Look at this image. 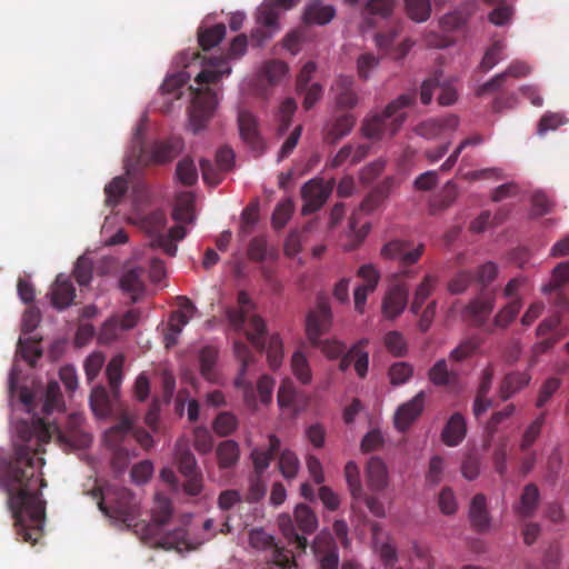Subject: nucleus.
I'll return each instance as SVG.
<instances>
[{
  "label": "nucleus",
  "mask_w": 569,
  "mask_h": 569,
  "mask_svg": "<svg viewBox=\"0 0 569 569\" xmlns=\"http://www.w3.org/2000/svg\"><path fill=\"white\" fill-rule=\"evenodd\" d=\"M358 277L365 280V283L357 287L353 293L355 309L362 313L367 302V297L373 292L380 279L379 271L373 264H363L358 270Z\"/></svg>",
  "instance_id": "nucleus-21"
},
{
  "label": "nucleus",
  "mask_w": 569,
  "mask_h": 569,
  "mask_svg": "<svg viewBox=\"0 0 569 569\" xmlns=\"http://www.w3.org/2000/svg\"><path fill=\"white\" fill-rule=\"evenodd\" d=\"M279 526L283 536L288 539L290 545H293L297 549L305 551L308 545L307 538L300 536L293 527L292 520L289 516H282L279 519Z\"/></svg>",
  "instance_id": "nucleus-55"
},
{
  "label": "nucleus",
  "mask_w": 569,
  "mask_h": 569,
  "mask_svg": "<svg viewBox=\"0 0 569 569\" xmlns=\"http://www.w3.org/2000/svg\"><path fill=\"white\" fill-rule=\"evenodd\" d=\"M397 8V0H367L361 11L362 26L377 28L380 21H389Z\"/></svg>",
  "instance_id": "nucleus-18"
},
{
  "label": "nucleus",
  "mask_w": 569,
  "mask_h": 569,
  "mask_svg": "<svg viewBox=\"0 0 569 569\" xmlns=\"http://www.w3.org/2000/svg\"><path fill=\"white\" fill-rule=\"evenodd\" d=\"M522 308L521 298L512 299L506 306H503L493 319V325L497 328H507L518 316Z\"/></svg>",
  "instance_id": "nucleus-49"
},
{
  "label": "nucleus",
  "mask_w": 569,
  "mask_h": 569,
  "mask_svg": "<svg viewBox=\"0 0 569 569\" xmlns=\"http://www.w3.org/2000/svg\"><path fill=\"white\" fill-rule=\"evenodd\" d=\"M238 427L237 417L228 411L220 412L213 421V430L221 437L231 435Z\"/></svg>",
  "instance_id": "nucleus-64"
},
{
  "label": "nucleus",
  "mask_w": 569,
  "mask_h": 569,
  "mask_svg": "<svg viewBox=\"0 0 569 569\" xmlns=\"http://www.w3.org/2000/svg\"><path fill=\"white\" fill-rule=\"evenodd\" d=\"M368 343V339H361L351 347L352 362L360 378H365L368 372L369 353L365 350Z\"/></svg>",
  "instance_id": "nucleus-51"
},
{
  "label": "nucleus",
  "mask_w": 569,
  "mask_h": 569,
  "mask_svg": "<svg viewBox=\"0 0 569 569\" xmlns=\"http://www.w3.org/2000/svg\"><path fill=\"white\" fill-rule=\"evenodd\" d=\"M403 7L408 18L415 22H426L432 11L431 0H405Z\"/></svg>",
  "instance_id": "nucleus-42"
},
{
  "label": "nucleus",
  "mask_w": 569,
  "mask_h": 569,
  "mask_svg": "<svg viewBox=\"0 0 569 569\" xmlns=\"http://www.w3.org/2000/svg\"><path fill=\"white\" fill-rule=\"evenodd\" d=\"M493 306L495 300L491 297L476 298L463 308L462 317L469 320L473 326L481 327L492 312Z\"/></svg>",
  "instance_id": "nucleus-27"
},
{
  "label": "nucleus",
  "mask_w": 569,
  "mask_h": 569,
  "mask_svg": "<svg viewBox=\"0 0 569 569\" xmlns=\"http://www.w3.org/2000/svg\"><path fill=\"white\" fill-rule=\"evenodd\" d=\"M295 519L299 529L307 535L316 531L318 520L315 512L306 505H298L295 509Z\"/></svg>",
  "instance_id": "nucleus-53"
},
{
  "label": "nucleus",
  "mask_w": 569,
  "mask_h": 569,
  "mask_svg": "<svg viewBox=\"0 0 569 569\" xmlns=\"http://www.w3.org/2000/svg\"><path fill=\"white\" fill-rule=\"evenodd\" d=\"M383 342L388 352L393 357H405L408 352V343L400 331L392 330L385 335Z\"/></svg>",
  "instance_id": "nucleus-56"
},
{
  "label": "nucleus",
  "mask_w": 569,
  "mask_h": 569,
  "mask_svg": "<svg viewBox=\"0 0 569 569\" xmlns=\"http://www.w3.org/2000/svg\"><path fill=\"white\" fill-rule=\"evenodd\" d=\"M367 483L373 491H382L388 486L386 463L378 457H372L366 468Z\"/></svg>",
  "instance_id": "nucleus-31"
},
{
  "label": "nucleus",
  "mask_w": 569,
  "mask_h": 569,
  "mask_svg": "<svg viewBox=\"0 0 569 569\" xmlns=\"http://www.w3.org/2000/svg\"><path fill=\"white\" fill-rule=\"evenodd\" d=\"M331 309L326 301H319L317 307L307 316L306 330L312 346L318 347L330 359H337L343 355L346 346L337 340H320L331 327Z\"/></svg>",
  "instance_id": "nucleus-4"
},
{
  "label": "nucleus",
  "mask_w": 569,
  "mask_h": 569,
  "mask_svg": "<svg viewBox=\"0 0 569 569\" xmlns=\"http://www.w3.org/2000/svg\"><path fill=\"white\" fill-rule=\"evenodd\" d=\"M98 498L99 509L109 518L124 523L127 527H136L139 517V503L133 493L123 487H109L102 492L99 489L92 491Z\"/></svg>",
  "instance_id": "nucleus-3"
},
{
  "label": "nucleus",
  "mask_w": 569,
  "mask_h": 569,
  "mask_svg": "<svg viewBox=\"0 0 569 569\" xmlns=\"http://www.w3.org/2000/svg\"><path fill=\"white\" fill-rule=\"evenodd\" d=\"M234 356L240 362L238 376L234 379V387L242 391L243 401L249 409H257V399L253 385L246 378L248 367L253 362V355L249 347L240 340H236L233 343Z\"/></svg>",
  "instance_id": "nucleus-11"
},
{
  "label": "nucleus",
  "mask_w": 569,
  "mask_h": 569,
  "mask_svg": "<svg viewBox=\"0 0 569 569\" xmlns=\"http://www.w3.org/2000/svg\"><path fill=\"white\" fill-rule=\"evenodd\" d=\"M336 17V9L331 4H326L320 0L308 2L302 12V22L306 26L328 24Z\"/></svg>",
  "instance_id": "nucleus-25"
},
{
  "label": "nucleus",
  "mask_w": 569,
  "mask_h": 569,
  "mask_svg": "<svg viewBox=\"0 0 569 569\" xmlns=\"http://www.w3.org/2000/svg\"><path fill=\"white\" fill-rule=\"evenodd\" d=\"M128 190V182L123 177H116L104 188L106 203L114 207Z\"/></svg>",
  "instance_id": "nucleus-57"
},
{
  "label": "nucleus",
  "mask_w": 569,
  "mask_h": 569,
  "mask_svg": "<svg viewBox=\"0 0 569 569\" xmlns=\"http://www.w3.org/2000/svg\"><path fill=\"white\" fill-rule=\"evenodd\" d=\"M531 376L528 372L512 371L507 373L499 387V397L502 401L509 400L517 392L529 385Z\"/></svg>",
  "instance_id": "nucleus-30"
},
{
  "label": "nucleus",
  "mask_w": 569,
  "mask_h": 569,
  "mask_svg": "<svg viewBox=\"0 0 569 569\" xmlns=\"http://www.w3.org/2000/svg\"><path fill=\"white\" fill-rule=\"evenodd\" d=\"M82 420L79 415L71 416L66 431H59L56 425L42 418L34 419L31 428L24 423L19 428L23 443L16 446L11 459H0V487L8 496L16 532L23 542L36 543L43 533L46 501L41 489L47 483L38 477L44 463L38 457L44 452L42 445L48 443L52 435L58 432L59 439L71 447H88L92 438L80 428Z\"/></svg>",
  "instance_id": "nucleus-1"
},
{
  "label": "nucleus",
  "mask_w": 569,
  "mask_h": 569,
  "mask_svg": "<svg viewBox=\"0 0 569 569\" xmlns=\"http://www.w3.org/2000/svg\"><path fill=\"white\" fill-rule=\"evenodd\" d=\"M330 90L333 94V101L337 109L351 110L357 107L359 96L355 89V79L352 76H338Z\"/></svg>",
  "instance_id": "nucleus-17"
},
{
  "label": "nucleus",
  "mask_w": 569,
  "mask_h": 569,
  "mask_svg": "<svg viewBox=\"0 0 569 569\" xmlns=\"http://www.w3.org/2000/svg\"><path fill=\"white\" fill-rule=\"evenodd\" d=\"M90 407L94 415L101 418L111 413V397L103 386H97L92 389L90 395Z\"/></svg>",
  "instance_id": "nucleus-37"
},
{
  "label": "nucleus",
  "mask_w": 569,
  "mask_h": 569,
  "mask_svg": "<svg viewBox=\"0 0 569 569\" xmlns=\"http://www.w3.org/2000/svg\"><path fill=\"white\" fill-rule=\"evenodd\" d=\"M142 223L146 231L156 239L159 234H163L162 230L167 224L166 213L162 210H154L143 218Z\"/></svg>",
  "instance_id": "nucleus-63"
},
{
  "label": "nucleus",
  "mask_w": 569,
  "mask_h": 569,
  "mask_svg": "<svg viewBox=\"0 0 569 569\" xmlns=\"http://www.w3.org/2000/svg\"><path fill=\"white\" fill-rule=\"evenodd\" d=\"M509 443V436L505 435L498 439L496 448L492 453V462L496 472L500 477H505L507 473V449Z\"/></svg>",
  "instance_id": "nucleus-60"
},
{
  "label": "nucleus",
  "mask_w": 569,
  "mask_h": 569,
  "mask_svg": "<svg viewBox=\"0 0 569 569\" xmlns=\"http://www.w3.org/2000/svg\"><path fill=\"white\" fill-rule=\"evenodd\" d=\"M409 289L403 282L396 283L389 288L383 297L381 311L388 320L397 319L408 303Z\"/></svg>",
  "instance_id": "nucleus-19"
},
{
  "label": "nucleus",
  "mask_w": 569,
  "mask_h": 569,
  "mask_svg": "<svg viewBox=\"0 0 569 569\" xmlns=\"http://www.w3.org/2000/svg\"><path fill=\"white\" fill-rule=\"evenodd\" d=\"M428 376L430 381L437 387L448 386L458 379L457 372L448 368L446 359L438 360L430 368Z\"/></svg>",
  "instance_id": "nucleus-39"
},
{
  "label": "nucleus",
  "mask_w": 569,
  "mask_h": 569,
  "mask_svg": "<svg viewBox=\"0 0 569 569\" xmlns=\"http://www.w3.org/2000/svg\"><path fill=\"white\" fill-rule=\"evenodd\" d=\"M248 38L241 33L236 36L230 48L224 57H214L204 63V68L196 77V82L200 86L217 83L224 76L231 73V67L228 66V60L240 59L247 52Z\"/></svg>",
  "instance_id": "nucleus-8"
},
{
  "label": "nucleus",
  "mask_w": 569,
  "mask_h": 569,
  "mask_svg": "<svg viewBox=\"0 0 569 569\" xmlns=\"http://www.w3.org/2000/svg\"><path fill=\"white\" fill-rule=\"evenodd\" d=\"M438 278L432 274H427L423 280L419 283L415 291L413 300L410 307L412 313L418 315L425 301L432 293Z\"/></svg>",
  "instance_id": "nucleus-44"
},
{
  "label": "nucleus",
  "mask_w": 569,
  "mask_h": 569,
  "mask_svg": "<svg viewBox=\"0 0 569 569\" xmlns=\"http://www.w3.org/2000/svg\"><path fill=\"white\" fill-rule=\"evenodd\" d=\"M425 251V244L413 247L408 240L395 239L387 242L380 251L383 259L397 260L401 267H410L419 261Z\"/></svg>",
  "instance_id": "nucleus-12"
},
{
  "label": "nucleus",
  "mask_w": 569,
  "mask_h": 569,
  "mask_svg": "<svg viewBox=\"0 0 569 569\" xmlns=\"http://www.w3.org/2000/svg\"><path fill=\"white\" fill-rule=\"evenodd\" d=\"M174 459L179 472L186 478L182 485L183 492L190 497L199 496L203 490V477L187 443L179 441L176 445Z\"/></svg>",
  "instance_id": "nucleus-9"
},
{
  "label": "nucleus",
  "mask_w": 569,
  "mask_h": 569,
  "mask_svg": "<svg viewBox=\"0 0 569 569\" xmlns=\"http://www.w3.org/2000/svg\"><path fill=\"white\" fill-rule=\"evenodd\" d=\"M458 196L457 186L448 181L442 189L430 200V210L432 213L445 210L450 207Z\"/></svg>",
  "instance_id": "nucleus-43"
},
{
  "label": "nucleus",
  "mask_w": 569,
  "mask_h": 569,
  "mask_svg": "<svg viewBox=\"0 0 569 569\" xmlns=\"http://www.w3.org/2000/svg\"><path fill=\"white\" fill-rule=\"evenodd\" d=\"M426 401L425 391H419L412 399L402 403L395 413V427L405 432L423 411Z\"/></svg>",
  "instance_id": "nucleus-20"
},
{
  "label": "nucleus",
  "mask_w": 569,
  "mask_h": 569,
  "mask_svg": "<svg viewBox=\"0 0 569 569\" xmlns=\"http://www.w3.org/2000/svg\"><path fill=\"white\" fill-rule=\"evenodd\" d=\"M134 419L129 413H123L119 423L104 432V442L110 448H122L128 435L131 433Z\"/></svg>",
  "instance_id": "nucleus-29"
},
{
  "label": "nucleus",
  "mask_w": 569,
  "mask_h": 569,
  "mask_svg": "<svg viewBox=\"0 0 569 569\" xmlns=\"http://www.w3.org/2000/svg\"><path fill=\"white\" fill-rule=\"evenodd\" d=\"M218 466L220 469L233 468L240 458V448L234 440H223L216 449Z\"/></svg>",
  "instance_id": "nucleus-36"
},
{
  "label": "nucleus",
  "mask_w": 569,
  "mask_h": 569,
  "mask_svg": "<svg viewBox=\"0 0 569 569\" xmlns=\"http://www.w3.org/2000/svg\"><path fill=\"white\" fill-rule=\"evenodd\" d=\"M459 124L458 117L453 114L446 116L443 118L429 119L415 129L416 133L426 139H436L446 131H453Z\"/></svg>",
  "instance_id": "nucleus-23"
},
{
  "label": "nucleus",
  "mask_w": 569,
  "mask_h": 569,
  "mask_svg": "<svg viewBox=\"0 0 569 569\" xmlns=\"http://www.w3.org/2000/svg\"><path fill=\"white\" fill-rule=\"evenodd\" d=\"M278 469L286 480H293L300 470V460L290 449L279 450Z\"/></svg>",
  "instance_id": "nucleus-40"
},
{
  "label": "nucleus",
  "mask_w": 569,
  "mask_h": 569,
  "mask_svg": "<svg viewBox=\"0 0 569 569\" xmlns=\"http://www.w3.org/2000/svg\"><path fill=\"white\" fill-rule=\"evenodd\" d=\"M416 100V92H408L392 100L381 112L366 117L361 126L362 136L370 140H380L385 134L393 137L406 121L405 109Z\"/></svg>",
  "instance_id": "nucleus-2"
},
{
  "label": "nucleus",
  "mask_w": 569,
  "mask_h": 569,
  "mask_svg": "<svg viewBox=\"0 0 569 569\" xmlns=\"http://www.w3.org/2000/svg\"><path fill=\"white\" fill-rule=\"evenodd\" d=\"M467 435V422L460 412L450 416L441 431V440L448 447L459 446Z\"/></svg>",
  "instance_id": "nucleus-28"
},
{
  "label": "nucleus",
  "mask_w": 569,
  "mask_h": 569,
  "mask_svg": "<svg viewBox=\"0 0 569 569\" xmlns=\"http://www.w3.org/2000/svg\"><path fill=\"white\" fill-rule=\"evenodd\" d=\"M293 202L287 198L279 202L272 213L271 222L274 229H282L290 220L293 213Z\"/></svg>",
  "instance_id": "nucleus-62"
},
{
  "label": "nucleus",
  "mask_w": 569,
  "mask_h": 569,
  "mask_svg": "<svg viewBox=\"0 0 569 569\" xmlns=\"http://www.w3.org/2000/svg\"><path fill=\"white\" fill-rule=\"evenodd\" d=\"M355 124L356 117L349 112L331 118L323 128L325 141L332 144L337 143L352 131Z\"/></svg>",
  "instance_id": "nucleus-22"
},
{
  "label": "nucleus",
  "mask_w": 569,
  "mask_h": 569,
  "mask_svg": "<svg viewBox=\"0 0 569 569\" xmlns=\"http://www.w3.org/2000/svg\"><path fill=\"white\" fill-rule=\"evenodd\" d=\"M143 270L133 268L124 272L120 279V287L123 291L131 295L132 301L136 302L144 292Z\"/></svg>",
  "instance_id": "nucleus-33"
},
{
  "label": "nucleus",
  "mask_w": 569,
  "mask_h": 569,
  "mask_svg": "<svg viewBox=\"0 0 569 569\" xmlns=\"http://www.w3.org/2000/svg\"><path fill=\"white\" fill-rule=\"evenodd\" d=\"M218 358V352L212 347H204L199 355L200 372L202 377L209 381L214 380V366Z\"/></svg>",
  "instance_id": "nucleus-59"
},
{
  "label": "nucleus",
  "mask_w": 569,
  "mask_h": 569,
  "mask_svg": "<svg viewBox=\"0 0 569 569\" xmlns=\"http://www.w3.org/2000/svg\"><path fill=\"white\" fill-rule=\"evenodd\" d=\"M481 339L479 337H470L462 340L449 355V359L455 362H462L470 358L479 349Z\"/></svg>",
  "instance_id": "nucleus-54"
},
{
  "label": "nucleus",
  "mask_w": 569,
  "mask_h": 569,
  "mask_svg": "<svg viewBox=\"0 0 569 569\" xmlns=\"http://www.w3.org/2000/svg\"><path fill=\"white\" fill-rule=\"evenodd\" d=\"M569 282V262L558 263L551 273V280L543 284L541 290L545 295L560 290L566 283Z\"/></svg>",
  "instance_id": "nucleus-50"
},
{
  "label": "nucleus",
  "mask_w": 569,
  "mask_h": 569,
  "mask_svg": "<svg viewBox=\"0 0 569 569\" xmlns=\"http://www.w3.org/2000/svg\"><path fill=\"white\" fill-rule=\"evenodd\" d=\"M181 149V140L174 138L166 141H157L147 150L143 147L142 129L139 127L133 136L128 160L137 166L164 164L172 161Z\"/></svg>",
  "instance_id": "nucleus-5"
},
{
  "label": "nucleus",
  "mask_w": 569,
  "mask_h": 569,
  "mask_svg": "<svg viewBox=\"0 0 569 569\" xmlns=\"http://www.w3.org/2000/svg\"><path fill=\"white\" fill-rule=\"evenodd\" d=\"M172 517V503L169 498L161 493L154 497L151 522L142 523L141 529L146 538H156L161 535L162 527L166 526Z\"/></svg>",
  "instance_id": "nucleus-16"
},
{
  "label": "nucleus",
  "mask_w": 569,
  "mask_h": 569,
  "mask_svg": "<svg viewBox=\"0 0 569 569\" xmlns=\"http://www.w3.org/2000/svg\"><path fill=\"white\" fill-rule=\"evenodd\" d=\"M249 542L256 549L272 548L271 561L280 569H290L296 565L291 551L276 545L273 537L263 530H252L249 535Z\"/></svg>",
  "instance_id": "nucleus-14"
},
{
  "label": "nucleus",
  "mask_w": 569,
  "mask_h": 569,
  "mask_svg": "<svg viewBox=\"0 0 569 569\" xmlns=\"http://www.w3.org/2000/svg\"><path fill=\"white\" fill-rule=\"evenodd\" d=\"M469 517L471 526L479 532L488 530L490 525L487 511L486 497L481 493L476 495L470 503Z\"/></svg>",
  "instance_id": "nucleus-32"
},
{
  "label": "nucleus",
  "mask_w": 569,
  "mask_h": 569,
  "mask_svg": "<svg viewBox=\"0 0 569 569\" xmlns=\"http://www.w3.org/2000/svg\"><path fill=\"white\" fill-rule=\"evenodd\" d=\"M280 8L274 4V1L266 0L258 9L257 22L266 29L278 31L280 29L279 19Z\"/></svg>",
  "instance_id": "nucleus-41"
},
{
  "label": "nucleus",
  "mask_w": 569,
  "mask_h": 569,
  "mask_svg": "<svg viewBox=\"0 0 569 569\" xmlns=\"http://www.w3.org/2000/svg\"><path fill=\"white\" fill-rule=\"evenodd\" d=\"M187 234V230L183 226L177 224L169 229V233L166 234H159L156 239L152 241V246L161 248L166 254L169 257H174L178 248L174 241L182 240Z\"/></svg>",
  "instance_id": "nucleus-35"
},
{
  "label": "nucleus",
  "mask_w": 569,
  "mask_h": 569,
  "mask_svg": "<svg viewBox=\"0 0 569 569\" xmlns=\"http://www.w3.org/2000/svg\"><path fill=\"white\" fill-rule=\"evenodd\" d=\"M332 191V184L326 183L322 179H311L301 188L303 216L318 211L327 201Z\"/></svg>",
  "instance_id": "nucleus-15"
},
{
  "label": "nucleus",
  "mask_w": 569,
  "mask_h": 569,
  "mask_svg": "<svg viewBox=\"0 0 569 569\" xmlns=\"http://www.w3.org/2000/svg\"><path fill=\"white\" fill-rule=\"evenodd\" d=\"M291 369L295 377L302 383L311 382L312 373L306 356L301 351H296L291 358Z\"/></svg>",
  "instance_id": "nucleus-58"
},
{
  "label": "nucleus",
  "mask_w": 569,
  "mask_h": 569,
  "mask_svg": "<svg viewBox=\"0 0 569 569\" xmlns=\"http://www.w3.org/2000/svg\"><path fill=\"white\" fill-rule=\"evenodd\" d=\"M51 303L56 309L69 307L76 298V289L69 277L58 274L50 291Z\"/></svg>",
  "instance_id": "nucleus-24"
},
{
  "label": "nucleus",
  "mask_w": 569,
  "mask_h": 569,
  "mask_svg": "<svg viewBox=\"0 0 569 569\" xmlns=\"http://www.w3.org/2000/svg\"><path fill=\"white\" fill-rule=\"evenodd\" d=\"M239 309H231L227 316L234 329H242L248 320V329L246 336L251 345L259 351H263L266 348V325L263 320L258 316L249 317L250 310L253 308V303L246 291L238 293Z\"/></svg>",
  "instance_id": "nucleus-6"
},
{
  "label": "nucleus",
  "mask_w": 569,
  "mask_h": 569,
  "mask_svg": "<svg viewBox=\"0 0 569 569\" xmlns=\"http://www.w3.org/2000/svg\"><path fill=\"white\" fill-rule=\"evenodd\" d=\"M516 411V406L512 403L507 405L503 409L496 411L491 415L490 419L486 425V432L488 439L485 441L483 447L487 449L490 446V442L493 438V435L497 432L498 427L511 418Z\"/></svg>",
  "instance_id": "nucleus-48"
},
{
  "label": "nucleus",
  "mask_w": 569,
  "mask_h": 569,
  "mask_svg": "<svg viewBox=\"0 0 569 569\" xmlns=\"http://www.w3.org/2000/svg\"><path fill=\"white\" fill-rule=\"evenodd\" d=\"M540 498L539 489L535 483H528L525 486L519 503L515 507L516 512L522 517H531L538 506Z\"/></svg>",
  "instance_id": "nucleus-34"
},
{
  "label": "nucleus",
  "mask_w": 569,
  "mask_h": 569,
  "mask_svg": "<svg viewBox=\"0 0 569 569\" xmlns=\"http://www.w3.org/2000/svg\"><path fill=\"white\" fill-rule=\"evenodd\" d=\"M226 37V26L223 23H217L204 30H200L198 33V42L202 50L207 51L218 46Z\"/></svg>",
  "instance_id": "nucleus-46"
},
{
  "label": "nucleus",
  "mask_w": 569,
  "mask_h": 569,
  "mask_svg": "<svg viewBox=\"0 0 569 569\" xmlns=\"http://www.w3.org/2000/svg\"><path fill=\"white\" fill-rule=\"evenodd\" d=\"M237 121L243 143L256 157L261 156L266 150V142L261 137L257 117L248 110H239Z\"/></svg>",
  "instance_id": "nucleus-13"
},
{
  "label": "nucleus",
  "mask_w": 569,
  "mask_h": 569,
  "mask_svg": "<svg viewBox=\"0 0 569 569\" xmlns=\"http://www.w3.org/2000/svg\"><path fill=\"white\" fill-rule=\"evenodd\" d=\"M546 420V412H541L523 431L519 443L521 452H527L539 438Z\"/></svg>",
  "instance_id": "nucleus-47"
},
{
  "label": "nucleus",
  "mask_w": 569,
  "mask_h": 569,
  "mask_svg": "<svg viewBox=\"0 0 569 569\" xmlns=\"http://www.w3.org/2000/svg\"><path fill=\"white\" fill-rule=\"evenodd\" d=\"M280 445V439L274 435H270L267 448L257 447L252 449L250 453V458L253 465L252 473L263 476L266 470L269 468L272 459L279 452Z\"/></svg>",
  "instance_id": "nucleus-26"
},
{
  "label": "nucleus",
  "mask_w": 569,
  "mask_h": 569,
  "mask_svg": "<svg viewBox=\"0 0 569 569\" xmlns=\"http://www.w3.org/2000/svg\"><path fill=\"white\" fill-rule=\"evenodd\" d=\"M123 361L124 359L122 356H116L109 361L106 369V375L111 390V396L114 400H117L120 396V386L123 378Z\"/></svg>",
  "instance_id": "nucleus-38"
},
{
  "label": "nucleus",
  "mask_w": 569,
  "mask_h": 569,
  "mask_svg": "<svg viewBox=\"0 0 569 569\" xmlns=\"http://www.w3.org/2000/svg\"><path fill=\"white\" fill-rule=\"evenodd\" d=\"M63 406L62 395L57 381H50L47 386L44 403L42 411L50 415L54 410H60Z\"/></svg>",
  "instance_id": "nucleus-61"
},
{
  "label": "nucleus",
  "mask_w": 569,
  "mask_h": 569,
  "mask_svg": "<svg viewBox=\"0 0 569 569\" xmlns=\"http://www.w3.org/2000/svg\"><path fill=\"white\" fill-rule=\"evenodd\" d=\"M193 92V99L189 111V122L193 133L202 130L209 119L212 117L218 104L217 93L210 88L190 87Z\"/></svg>",
  "instance_id": "nucleus-10"
},
{
  "label": "nucleus",
  "mask_w": 569,
  "mask_h": 569,
  "mask_svg": "<svg viewBox=\"0 0 569 569\" xmlns=\"http://www.w3.org/2000/svg\"><path fill=\"white\" fill-rule=\"evenodd\" d=\"M396 187V179L391 176L386 177L377 184L361 201L358 209L355 210L349 219V229L355 236L357 244L361 243L370 230V223H365L358 228V214H370L380 208L389 198L391 191Z\"/></svg>",
  "instance_id": "nucleus-7"
},
{
  "label": "nucleus",
  "mask_w": 569,
  "mask_h": 569,
  "mask_svg": "<svg viewBox=\"0 0 569 569\" xmlns=\"http://www.w3.org/2000/svg\"><path fill=\"white\" fill-rule=\"evenodd\" d=\"M172 218L179 223L193 222V198L190 193H183L177 198L172 211Z\"/></svg>",
  "instance_id": "nucleus-45"
},
{
  "label": "nucleus",
  "mask_w": 569,
  "mask_h": 569,
  "mask_svg": "<svg viewBox=\"0 0 569 569\" xmlns=\"http://www.w3.org/2000/svg\"><path fill=\"white\" fill-rule=\"evenodd\" d=\"M506 43L502 40H496L486 50L479 64L481 71H489L505 58Z\"/></svg>",
  "instance_id": "nucleus-52"
}]
</instances>
